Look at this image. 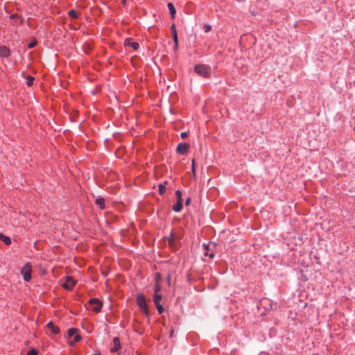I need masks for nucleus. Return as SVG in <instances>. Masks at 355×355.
Listing matches in <instances>:
<instances>
[{
  "label": "nucleus",
  "instance_id": "f257e3e1",
  "mask_svg": "<svg viewBox=\"0 0 355 355\" xmlns=\"http://www.w3.org/2000/svg\"><path fill=\"white\" fill-rule=\"evenodd\" d=\"M195 71L203 77H208L211 72V69L208 65L198 64L195 67Z\"/></svg>",
  "mask_w": 355,
  "mask_h": 355
},
{
  "label": "nucleus",
  "instance_id": "f03ea898",
  "mask_svg": "<svg viewBox=\"0 0 355 355\" xmlns=\"http://www.w3.org/2000/svg\"><path fill=\"white\" fill-rule=\"evenodd\" d=\"M68 336L70 339L69 343L71 345H73L81 339L80 336L77 334V329L74 328L68 330Z\"/></svg>",
  "mask_w": 355,
  "mask_h": 355
},
{
  "label": "nucleus",
  "instance_id": "7ed1b4c3",
  "mask_svg": "<svg viewBox=\"0 0 355 355\" xmlns=\"http://www.w3.org/2000/svg\"><path fill=\"white\" fill-rule=\"evenodd\" d=\"M137 304L141 311L146 315L148 314V305L145 297L143 295H139L137 298Z\"/></svg>",
  "mask_w": 355,
  "mask_h": 355
},
{
  "label": "nucleus",
  "instance_id": "20e7f679",
  "mask_svg": "<svg viewBox=\"0 0 355 355\" xmlns=\"http://www.w3.org/2000/svg\"><path fill=\"white\" fill-rule=\"evenodd\" d=\"M31 266L28 264H26L21 270L23 275L24 280L26 282L29 281L31 279Z\"/></svg>",
  "mask_w": 355,
  "mask_h": 355
},
{
  "label": "nucleus",
  "instance_id": "39448f33",
  "mask_svg": "<svg viewBox=\"0 0 355 355\" xmlns=\"http://www.w3.org/2000/svg\"><path fill=\"white\" fill-rule=\"evenodd\" d=\"M89 304L94 311L98 313L101 311L102 307V302L96 298L90 299Z\"/></svg>",
  "mask_w": 355,
  "mask_h": 355
},
{
  "label": "nucleus",
  "instance_id": "423d86ee",
  "mask_svg": "<svg viewBox=\"0 0 355 355\" xmlns=\"http://www.w3.org/2000/svg\"><path fill=\"white\" fill-rule=\"evenodd\" d=\"M189 147L187 143H180L178 145L176 151L180 155H185L189 151Z\"/></svg>",
  "mask_w": 355,
  "mask_h": 355
},
{
  "label": "nucleus",
  "instance_id": "0eeeda50",
  "mask_svg": "<svg viewBox=\"0 0 355 355\" xmlns=\"http://www.w3.org/2000/svg\"><path fill=\"white\" fill-rule=\"evenodd\" d=\"M178 239H179L173 234H171L170 237L168 239V244L173 250H176L178 248Z\"/></svg>",
  "mask_w": 355,
  "mask_h": 355
},
{
  "label": "nucleus",
  "instance_id": "6e6552de",
  "mask_svg": "<svg viewBox=\"0 0 355 355\" xmlns=\"http://www.w3.org/2000/svg\"><path fill=\"white\" fill-rule=\"evenodd\" d=\"M76 284V281L71 277H67L62 284L64 288L71 290Z\"/></svg>",
  "mask_w": 355,
  "mask_h": 355
},
{
  "label": "nucleus",
  "instance_id": "1a4fd4ad",
  "mask_svg": "<svg viewBox=\"0 0 355 355\" xmlns=\"http://www.w3.org/2000/svg\"><path fill=\"white\" fill-rule=\"evenodd\" d=\"M120 348H121V344H120L119 338L117 337L114 338L113 347L110 349L111 352H118Z\"/></svg>",
  "mask_w": 355,
  "mask_h": 355
},
{
  "label": "nucleus",
  "instance_id": "9d476101",
  "mask_svg": "<svg viewBox=\"0 0 355 355\" xmlns=\"http://www.w3.org/2000/svg\"><path fill=\"white\" fill-rule=\"evenodd\" d=\"M10 54V49L5 46H0V56L2 58H8Z\"/></svg>",
  "mask_w": 355,
  "mask_h": 355
},
{
  "label": "nucleus",
  "instance_id": "9b49d317",
  "mask_svg": "<svg viewBox=\"0 0 355 355\" xmlns=\"http://www.w3.org/2000/svg\"><path fill=\"white\" fill-rule=\"evenodd\" d=\"M46 328L52 332L53 334H58L60 331L59 328L57 326H55L52 322H49L46 324Z\"/></svg>",
  "mask_w": 355,
  "mask_h": 355
},
{
  "label": "nucleus",
  "instance_id": "f8f14e48",
  "mask_svg": "<svg viewBox=\"0 0 355 355\" xmlns=\"http://www.w3.org/2000/svg\"><path fill=\"white\" fill-rule=\"evenodd\" d=\"M125 44L126 46L132 47L135 50L138 49L139 47V43L135 42H132V40L130 39H126L125 41Z\"/></svg>",
  "mask_w": 355,
  "mask_h": 355
},
{
  "label": "nucleus",
  "instance_id": "ddd939ff",
  "mask_svg": "<svg viewBox=\"0 0 355 355\" xmlns=\"http://www.w3.org/2000/svg\"><path fill=\"white\" fill-rule=\"evenodd\" d=\"M202 246L204 248V250H205L204 255L209 256L210 258H213L214 257V253L213 250H211V252L209 253V251L210 250L211 245L203 244Z\"/></svg>",
  "mask_w": 355,
  "mask_h": 355
},
{
  "label": "nucleus",
  "instance_id": "4468645a",
  "mask_svg": "<svg viewBox=\"0 0 355 355\" xmlns=\"http://www.w3.org/2000/svg\"><path fill=\"white\" fill-rule=\"evenodd\" d=\"M167 6H168L171 16L173 19L175 17V12H176L174 6L172 3H168Z\"/></svg>",
  "mask_w": 355,
  "mask_h": 355
},
{
  "label": "nucleus",
  "instance_id": "2eb2a0df",
  "mask_svg": "<svg viewBox=\"0 0 355 355\" xmlns=\"http://www.w3.org/2000/svg\"><path fill=\"white\" fill-rule=\"evenodd\" d=\"M0 239L2 240L4 243L7 245H10L11 243V239L10 238L8 237V236H4L3 234H2L1 233H0Z\"/></svg>",
  "mask_w": 355,
  "mask_h": 355
},
{
  "label": "nucleus",
  "instance_id": "dca6fc26",
  "mask_svg": "<svg viewBox=\"0 0 355 355\" xmlns=\"http://www.w3.org/2000/svg\"><path fill=\"white\" fill-rule=\"evenodd\" d=\"M182 208V202H177V203L173 205V210L175 212H179L181 211Z\"/></svg>",
  "mask_w": 355,
  "mask_h": 355
},
{
  "label": "nucleus",
  "instance_id": "f3484780",
  "mask_svg": "<svg viewBox=\"0 0 355 355\" xmlns=\"http://www.w3.org/2000/svg\"><path fill=\"white\" fill-rule=\"evenodd\" d=\"M161 300H162V295H159L158 293H155L154 294V295H153V302L155 303V305L160 304Z\"/></svg>",
  "mask_w": 355,
  "mask_h": 355
},
{
  "label": "nucleus",
  "instance_id": "a211bd4d",
  "mask_svg": "<svg viewBox=\"0 0 355 355\" xmlns=\"http://www.w3.org/2000/svg\"><path fill=\"white\" fill-rule=\"evenodd\" d=\"M96 205H98L99 206V207L101 209H103L105 208L104 198H97L96 200Z\"/></svg>",
  "mask_w": 355,
  "mask_h": 355
},
{
  "label": "nucleus",
  "instance_id": "6ab92c4d",
  "mask_svg": "<svg viewBox=\"0 0 355 355\" xmlns=\"http://www.w3.org/2000/svg\"><path fill=\"white\" fill-rule=\"evenodd\" d=\"M173 40L174 41V43H175V50H177L178 49V34H177V31H174V33H173Z\"/></svg>",
  "mask_w": 355,
  "mask_h": 355
},
{
  "label": "nucleus",
  "instance_id": "aec40b11",
  "mask_svg": "<svg viewBox=\"0 0 355 355\" xmlns=\"http://www.w3.org/2000/svg\"><path fill=\"white\" fill-rule=\"evenodd\" d=\"M165 184H166V182H164V184H160L158 187L159 193L160 194H163L166 191Z\"/></svg>",
  "mask_w": 355,
  "mask_h": 355
},
{
  "label": "nucleus",
  "instance_id": "412c9836",
  "mask_svg": "<svg viewBox=\"0 0 355 355\" xmlns=\"http://www.w3.org/2000/svg\"><path fill=\"white\" fill-rule=\"evenodd\" d=\"M26 79H27V80H26L27 86H28V87L32 86L33 84V81H34L35 78L33 77H32V76H28L26 78Z\"/></svg>",
  "mask_w": 355,
  "mask_h": 355
},
{
  "label": "nucleus",
  "instance_id": "4be33fe9",
  "mask_svg": "<svg viewBox=\"0 0 355 355\" xmlns=\"http://www.w3.org/2000/svg\"><path fill=\"white\" fill-rule=\"evenodd\" d=\"M69 15L73 18H77L78 17V13L75 10H71L69 11Z\"/></svg>",
  "mask_w": 355,
  "mask_h": 355
},
{
  "label": "nucleus",
  "instance_id": "5701e85b",
  "mask_svg": "<svg viewBox=\"0 0 355 355\" xmlns=\"http://www.w3.org/2000/svg\"><path fill=\"white\" fill-rule=\"evenodd\" d=\"M175 194L177 196L178 201V202H182V192L180 190H177L176 192H175Z\"/></svg>",
  "mask_w": 355,
  "mask_h": 355
},
{
  "label": "nucleus",
  "instance_id": "b1692460",
  "mask_svg": "<svg viewBox=\"0 0 355 355\" xmlns=\"http://www.w3.org/2000/svg\"><path fill=\"white\" fill-rule=\"evenodd\" d=\"M155 306H156L157 310L159 312V313H163L164 309H163L162 306L160 304H155Z\"/></svg>",
  "mask_w": 355,
  "mask_h": 355
},
{
  "label": "nucleus",
  "instance_id": "393cba45",
  "mask_svg": "<svg viewBox=\"0 0 355 355\" xmlns=\"http://www.w3.org/2000/svg\"><path fill=\"white\" fill-rule=\"evenodd\" d=\"M37 351L35 349H31V350H29L27 353L26 355H37Z\"/></svg>",
  "mask_w": 355,
  "mask_h": 355
},
{
  "label": "nucleus",
  "instance_id": "a878e982",
  "mask_svg": "<svg viewBox=\"0 0 355 355\" xmlns=\"http://www.w3.org/2000/svg\"><path fill=\"white\" fill-rule=\"evenodd\" d=\"M211 28V26L209 24H205L203 27V29L205 31V32L207 33L209 32Z\"/></svg>",
  "mask_w": 355,
  "mask_h": 355
},
{
  "label": "nucleus",
  "instance_id": "bb28decb",
  "mask_svg": "<svg viewBox=\"0 0 355 355\" xmlns=\"http://www.w3.org/2000/svg\"><path fill=\"white\" fill-rule=\"evenodd\" d=\"M161 290V286L159 284H156L155 288V293H158Z\"/></svg>",
  "mask_w": 355,
  "mask_h": 355
},
{
  "label": "nucleus",
  "instance_id": "cd10ccee",
  "mask_svg": "<svg viewBox=\"0 0 355 355\" xmlns=\"http://www.w3.org/2000/svg\"><path fill=\"white\" fill-rule=\"evenodd\" d=\"M37 44V42H31V43H29L28 44V48L29 49H32L33 47H35Z\"/></svg>",
  "mask_w": 355,
  "mask_h": 355
},
{
  "label": "nucleus",
  "instance_id": "c85d7f7f",
  "mask_svg": "<svg viewBox=\"0 0 355 355\" xmlns=\"http://www.w3.org/2000/svg\"><path fill=\"white\" fill-rule=\"evenodd\" d=\"M188 134L187 132H183L180 134L182 139H185L187 137Z\"/></svg>",
  "mask_w": 355,
  "mask_h": 355
},
{
  "label": "nucleus",
  "instance_id": "c756f323",
  "mask_svg": "<svg viewBox=\"0 0 355 355\" xmlns=\"http://www.w3.org/2000/svg\"><path fill=\"white\" fill-rule=\"evenodd\" d=\"M192 172L193 174L195 175V160H192Z\"/></svg>",
  "mask_w": 355,
  "mask_h": 355
},
{
  "label": "nucleus",
  "instance_id": "7c9ffc66",
  "mask_svg": "<svg viewBox=\"0 0 355 355\" xmlns=\"http://www.w3.org/2000/svg\"><path fill=\"white\" fill-rule=\"evenodd\" d=\"M171 32H172V33H174V31H176L175 26L174 24H173V25L171 26Z\"/></svg>",
  "mask_w": 355,
  "mask_h": 355
},
{
  "label": "nucleus",
  "instance_id": "2f4dec72",
  "mask_svg": "<svg viewBox=\"0 0 355 355\" xmlns=\"http://www.w3.org/2000/svg\"><path fill=\"white\" fill-rule=\"evenodd\" d=\"M190 202H191V199L189 198H188L185 201V205L187 206L190 204Z\"/></svg>",
  "mask_w": 355,
  "mask_h": 355
},
{
  "label": "nucleus",
  "instance_id": "473e14b6",
  "mask_svg": "<svg viewBox=\"0 0 355 355\" xmlns=\"http://www.w3.org/2000/svg\"><path fill=\"white\" fill-rule=\"evenodd\" d=\"M173 333H174V330H171V336H173Z\"/></svg>",
  "mask_w": 355,
  "mask_h": 355
},
{
  "label": "nucleus",
  "instance_id": "72a5a7b5",
  "mask_svg": "<svg viewBox=\"0 0 355 355\" xmlns=\"http://www.w3.org/2000/svg\"><path fill=\"white\" fill-rule=\"evenodd\" d=\"M125 2H126V0H122V3H123V4H125Z\"/></svg>",
  "mask_w": 355,
  "mask_h": 355
},
{
  "label": "nucleus",
  "instance_id": "f704fd0d",
  "mask_svg": "<svg viewBox=\"0 0 355 355\" xmlns=\"http://www.w3.org/2000/svg\"><path fill=\"white\" fill-rule=\"evenodd\" d=\"M159 278V275L157 274V280Z\"/></svg>",
  "mask_w": 355,
  "mask_h": 355
}]
</instances>
